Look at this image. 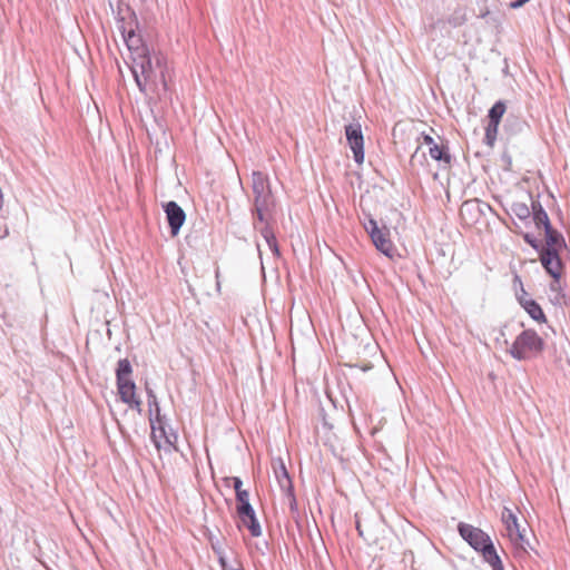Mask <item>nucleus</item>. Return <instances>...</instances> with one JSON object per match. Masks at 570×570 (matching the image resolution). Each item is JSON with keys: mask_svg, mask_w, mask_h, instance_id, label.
<instances>
[{"mask_svg": "<svg viewBox=\"0 0 570 570\" xmlns=\"http://www.w3.org/2000/svg\"><path fill=\"white\" fill-rule=\"evenodd\" d=\"M523 292V295L519 297L520 304L522 305V301H528L529 298L525 297V292Z\"/></svg>", "mask_w": 570, "mask_h": 570, "instance_id": "34", "label": "nucleus"}, {"mask_svg": "<svg viewBox=\"0 0 570 570\" xmlns=\"http://www.w3.org/2000/svg\"><path fill=\"white\" fill-rule=\"evenodd\" d=\"M540 261L546 271L558 281L562 269L560 253L540 252Z\"/></svg>", "mask_w": 570, "mask_h": 570, "instance_id": "14", "label": "nucleus"}, {"mask_svg": "<svg viewBox=\"0 0 570 570\" xmlns=\"http://www.w3.org/2000/svg\"><path fill=\"white\" fill-rule=\"evenodd\" d=\"M484 204L479 199L466 200L462 204L460 208V214L463 219H468L469 216L470 222L473 223L478 219V216L482 213V206Z\"/></svg>", "mask_w": 570, "mask_h": 570, "instance_id": "15", "label": "nucleus"}, {"mask_svg": "<svg viewBox=\"0 0 570 570\" xmlns=\"http://www.w3.org/2000/svg\"><path fill=\"white\" fill-rule=\"evenodd\" d=\"M429 154L433 159L438 161H443L448 165L451 161V155L444 146H439L435 144L429 148Z\"/></svg>", "mask_w": 570, "mask_h": 570, "instance_id": "19", "label": "nucleus"}, {"mask_svg": "<svg viewBox=\"0 0 570 570\" xmlns=\"http://www.w3.org/2000/svg\"><path fill=\"white\" fill-rule=\"evenodd\" d=\"M240 522L248 529L253 537H259L262 534V529L255 513L240 519Z\"/></svg>", "mask_w": 570, "mask_h": 570, "instance_id": "20", "label": "nucleus"}, {"mask_svg": "<svg viewBox=\"0 0 570 570\" xmlns=\"http://www.w3.org/2000/svg\"><path fill=\"white\" fill-rule=\"evenodd\" d=\"M131 372V364L127 358L118 361L116 370L118 394L124 403L140 413L141 400L136 395V384L130 379Z\"/></svg>", "mask_w": 570, "mask_h": 570, "instance_id": "5", "label": "nucleus"}, {"mask_svg": "<svg viewBox=\"0 0 570 570\" xmlns=\"http://www.w3.org/2000/svg\"><path fill=\"white\" fill-rule=\"evenodd\" d=\"M253 190V220L272 222L275 214V198L271 189V183L262 171H253L252 174Z\"/></svg>", "mask_w": 570, "mask_h": 570, "instance_id": "2", "label": "nucleus"}, {"mask_svg": "<svg viewBox=\"0 0 570 570\" xmlns=\"http://www.w3.org/2000/svg\"><path fill=\"white\" fill-rule=\"evenodd\" d=\"M213 549L218 553V560L223 570H243L238 564H229L222 552L213 544Z\"/></svg>", "mask_w": 570, "mask_h": 570, "instance_id": "26", "label": "nucleus"}, {"mask_svg": "<svg viewBox=\"0 0 570 570\" xmlns=\"http://www.w3.org/2000/svg\"><path fill=\"white\" fill-rule=\"evenodd\" d=\"M228 480L233 483L236 494L245 491L242 489L243 482L238 476H233L229 478Z\"/></svg>", "mask_w": 570, "mask_h": 570, "instance_id": "29", "label": "nucleus"}, {"mask_svg": "<svg viewBox=\"0 0 570 570\" xmlns=\"http://www.w3.org/2000/svg\"><path fill=\"white\" fill-rule=\"evenodd\" d=\"M514 212L520 218H527L530 215V210L525 205H517Z\"/></svg>", "mask_w": 570, "mask_h": 570, "instance_id": "28", "label": "nucleus"}, {"mask_svg": "<svg viewBox=\"0 0 570 570\" xmlns=\"http://www.w3.org/2000/svg\"><path fill=\"white\" fill-rule=\"evenodd\" d=\"M284 502L288 505L292 513L297 512V502L294 495V489L283 491Z\"/></svg>", "mask_w": 570, "mask_h": 570, "instance_id": "24", "label": "nucleus"}, {"mask_svg": "<svg viewBox=\"0 0 570 570\" xmlns=\"http://www.w3.org/2000/svg\"><path fill=\"white\" fill-rule=\"evenodd\" d=\"M164 210L170 227L173 236L178 235L183 224L186 219V214L183 208L174 200H170L164 205Z\"/></svg>", "mask_w": 570, "mask_h": 570, "instance_id": "11", "label": "nucleus"}, {"mask_svg": "<svg viewBox=\"0 0 570 570\" xmlns=\"http://www.w3.org/2000/svg\"><path fill=\"white\" fill-rule=\"evenodd\" d=\"M524 240L530 245L532 246L534 249H538L539 248V242L531 235L529 234H525L524 235Z\"/></svg>", "mask_w": 570, "mask_h": 570, "instance_id": "31", "label": "nucleus"}, {"mask_svg": "<svg viewBox=\"0 0 570 570\" xmlns=\"http://www.w3.org/2000/svg\"><path fill=\"white\" fill-rule=\"evenodd\" d=\"M505 109V104L503 101H497L489 110V121L501 122Z\"/></svg>", "mask_w": 570, "mask_h": 570, "instance_id": "22", "label": "nucleus"}, {"mask_svg": "<svg viewBox=\"0 0 570 570\" xmlns=\"http://www.w3.org/2000/svg\"><path fill=\"white\" fill-rule=\"evenodd\" d=\"M532 213H533V220L538 228L541 227H549L551 225L549 216L547 212L543 209L542 205L539 200H533L531 204Z\"/></svg>", "mask_w": 570, "mask_h": 570, "instance_id": "16", "label": "nucleus"}, {"mask_svg": "<svg viewBox=\"0 0 570 570\" xmlns=\"http://www.w3.org/2000/svg\"><path fill=\"white\" fill-rule=\"evenodd\" d=\"M529 0H515V1H512L510 3V8L512 9H519L521 8L525 2H528Z\"/></svg>", "mask_w": 570, "mask_h": 570, "instance_id": "33", "label": "nucleus"}, {"mask_svg": "<svg viewBox=\"0 0 570 570\" xmlns=\"http://www.w3.org/2000/svg\"><path fill=\"white\" fill-rule=\"evenodd\" d=\"M257 249L261 253V245L259 244H257Z\"/></svg>", "mask_w": 570, "mask_h": 570, "instance_id": "35", "label": "nucleus"}, {"mask_svg": "<svg viewBox=\"0 0 570 570\" xmlns=\"http://www.w3.org/2000/svg\"><path fill=\"white\" fill-rule=\"evenodd\" d=\"M423 144L428 145L429 148L435 145L434 139L430 135L422 134Z\"/></svg>", "mask_w": 570, "mask_h": 570, "instance_id": "32", "label": "nucleus"}, {"mask_svg": "<svg viewBox=\"0 0 570 570\" xmlns=\"http://www.w3.org/2000/svg\"><path fill=\"white\" fill-rule=\"evenodd\" d=\"M543 348L542 337L534 330H524L515 337L508 353L517 361H530L538 357Z\"/></svg>", "mask_w": 570, "mask_h": 570, "instance_id": "4", "label": "nucleus"}, {"mask_svg": "<svg viewBox=\"0 0 570 570\" xmlns=\"http://www.w3.org/2000/svg\"><path fill=\"white\" fill-rule=\"evenodd\" d=\"M345 136L355 163L364 161V137L360 124H350L345 126Z\"/></svg>", "mask_w": 570, "mask_h": 570, "instance_id": "9", "label": "nucleus"}, {"mask_svg": "<svg viewBox=\"0 0 570 570\" xmlns=\"http://www.w3.org/2000/svg\"><path fill=\"white\" fill-rule=\"evenodd\" d=\"M237 504L249 502V493L245 490L236 494Z\"/></svg>", "mask_w": 570, "mask_h": 570, "instance_id": "30", "label": "nucleus"}, {"mask_svg": "<svg viewBox=\"0 0 570 570\" xmlns=\"http://www.w3.org/2000/svg\"><path fill=\"white\" fill-rule=\"evenodd\" d=\"M274 473L276 476V480L278 482V485L283 491H289L293 488L292 480L288 475V472L282 461H279L278 466L274 468Z\"/></svg>", "mask_w": 570, "mask_h": 570, "instance_id": "17", "label": "nucleus"}, {"mask_svg": "<svg viewBox=\"0 0 570 570\" xmlns=\"http://www.w3.org/2000/svg\"><path fill=\"white\" fill-rule=\"evenodd\" d=\"M237 513H238V517L240 520L245 517H248V515L255 513V511L249 502H245L242 504H237Z\"/></svg>", "mask_w": 570, "mask_h": 570, "instance_id": "27", "label": "nucleus"}, {"mask_svg": "<svg viewBox=\"0 0 570 570\" xmlns=\"http://www.w3.org/2000/svg\"><path fill=\"white\" fill-rule=\"evenodd\" d=\"M501 520L504 524L505 532L511 543L514 546L515 553L522 556L531 549L530 542L525 537L524 529L521 530L517 514L504 507L501 513Z\"/></svg>", "mask_w": 570, "mask_h": 570, "instance_id": "6", "label": "nucleus"}, {"mask_svg": "<svg viewBox=\"0 0 570 570\" xmlns=\"http://www.w3.org/2000/svg\"><path fill=\"white\" fill-rule=\"evenodd\" d=\"M522 307L527 311V313L537 322H546V315L540 307V305L533 301H522Z\"/></svg>", "mask_w": 570, "mask_h": 570, "instance_id": "18", "label": "nucleus"}, {"mask_svg": "<svg viewBox=\"0 0 570 570\" xmlns=\"http://www.w3.org/2000/svg\"><path fill=\"white\" fill-rule=\"evenodd\" d=\"M130 70L139 90L146 95L163 98L168 92L171 69L161 52L149 51L130 63Z\"/></svg>", "mask_w": 570, "mask_h": 570, "instance_id": "1", "label": "nucleus"}, {"mask_svg": "<svg viewBox=\"0 0 570 570\" xmlns=\"http://www.w3.org/2000/svg\"><path fill=\"white\" fill-rule=\"evenodd\" d=\"M546 235V245L541 247V252H552L560 253L566 247V242L563 236L549 225V227H543Z\"/></svg>", "mask_w": 570, "mask_h": 570, "instance_id": "13", "label": "nucleus"}, {"mask_svg": "<svg viewBox=\"0 0 570 570\" xmlns=\"http://www.w3.org/2000/svg\"><path fill=\"white\" fill-rule=\"evenodd\" d=\"M500 122L489 121L485 127L484 142L489 147H493L497 140Z\"/></svg>", "mask_w": 570, "mask_h": 570, "instance_id": "21", "label": "nucleus"}, {"mask_svg": "<svg viewBox=\"0 0 570 570\" xmlns=\"http://www.w3.org/2000/svg\"><path fill=\"white\" fill-rule=\"evenodd\" d=\"M151 440L157 449L168 445L171 446L177 441V435L173 432L167 433L161 417H150Z\"/></svg>", "mask_w": 570, "mask_h": 570, "instance_id": "10", "label": "nucleus"}, {"mask_svg": "<svg viewBox=\"0 0 570 570\" xmlns=\"http://www.w3.org/2000/svg\"><path fill=\"white\" fill-rule=\"evenodd\" d=\"M425 164H426L425 153L422 151L421 147L419 146L411 156L410 165H411L412 169H417L420 167H424Z\"/></svg>", "mask_w": 570, "mask_h": 570, "instance_id": "23", "label": "nucleus"}, {"mask_svg": "<svg viewBox=\"0 0 570 570\" xmlns=\"http://www.w3.org/2000/svg\"><path fill=\"white\" fill-rule=\"evenodd\" d=\"M147 395H148V405H149L150 416L153 415V407H155V412H156L155 416L160 417L159 405H158L157 397H156L155 393L153 392V390L147 389Z\"/></svg>", "mask_w": 570, "mask_h": 570, "instance_id": "25", "label": "nucleus"}, {"mask_svg": "<svg viewBox=\"0 0 570 570\" xmlns=\"http://www.w3.org/2000/svg\"><path fill=\"white\" fill-rule=\"evenodd\" d=\"M272 222H258L256 219L253 220V227L255 230H257L261 236L266 242L268 248L273 253L275 257H279V247L277 244V239L275 237L274 230L271 226Z\"/></svg>", "mask_w": 570, "mask_h": 570, "instance_id": "12", "label": "nucleus"}, {"mask_svg": "<svg viewBox=\"0 0 570 570\" xmlns=\"http://www.w3.org/2000/svg\"><path fill=\"white\" fill-rule=\"evenodd\" d=\"M118 29L121 32L122 39L127 46L128 51L130 52V60L138 58V56H142L150 50L144 43L140 35L136 33L132 28H127L124 19L118 22Z\"/></svg>", "mask_w": 570, "mask_h": 570, "instance_id": "8", "label": "nucleus"}, {"mask_svg": "<svg viewBox=\"0 0 570 570\" xmlns=\"http://www.w3.org/2000/svg\"><path fill=\"white\" fill-rule=\"evenodd\" d=\"M458 531L461 538L489 563L492 570H503L502 561L494 548L490 535L482 529L470 523L460 522Z\"/></svg>", "mask_w": 570, "mask_h": 570, "instance_id": "3", "label": "nucleus"}, {"mask_svg": "<svg viewBox=\"0 0 570 570\" xmlns=\"http://www.w3.org/2000/svg\"><path fill=\"white\" fill-rule=\"evenodd\" d=\"M364 228L370 235L374 246L379 252L392 258L395 254V247L390 238V230L385 226L380 228L377 222L368 218L364 222Z\"/></svg>", "mask_w": 570, "mask_h": 570, "instance_id": "7", "label": "nucleus"}]
</instances>
